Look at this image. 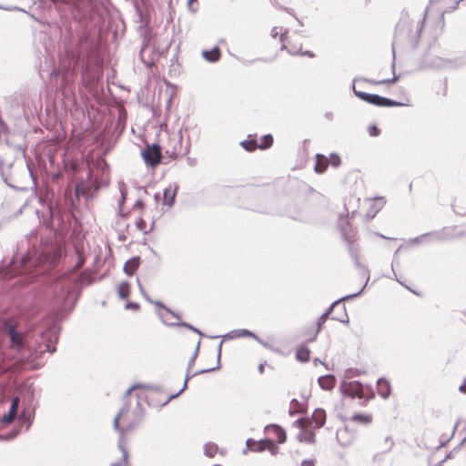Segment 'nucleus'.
Masks as SVG:
<instances>
[{
  "label": "nucleus",
  "mask_w": 466,
  "mask_h": 466,
  "mask_svg": "<svg viewBox=\"0 0 466 466\" xmlns=\"http://www.w3.org/2000/svg\"><path fill=\"white\" fill-rule=\"evenodd\" d=\"M119 191H120V195H121L119 202H118L119 215L121 217H124L125 215L122 213V208L125 204L127 194V186L124 182L119 183Z\"/></svg>",
  "instance_id": "f704fd0d"
},
{
  "label": "nucleus",
  "mask_w": 466,
  "mask_h": 466,
  "mask_svg": "<svg viewBox=\"0 0 466 466\" xmlns=\"http://www.w3.org/2000/svg\"><path fill=\"white\" fill-rule=\"evenodd\" d=\"M187 382H188V380H185L182 389L177 393L170 395L167 398V400L161 406L162 407L166 406L171 400L178 397L187 388Z\"/></svg>",
  "instance_id": "8fccbe9b"
},
{
  "label": "nucleus",
  "mask_w": 466,
  "mask_h": 466,
  "mask_svg": "<svg viewBox=\"0 0 466 466\" xmlns=\"http://www.w3.org/2000/svg\"><path fill=\"white\" fill-rule=\"evenodd\" d=\"M431 238L432 240L435 241H441L445 239L441 232H430L422 234L419 237L413 238L410 239V244L411 245H417L420 244L423 239Z\"/></svg>",
  "instance_id": "a211bd4d"
},
{
  "label": "nucleus",
  "mask_w": 466,
  "mask_h": 466,
  "mask_svg": "<svg viewBox=\"0 0 466 466\" xmlns=\"http://www.w3.org/2000/svg\"><path fill=\"white\" fill-rule=\"evenodd\" d=\"M352 91L354 95L360 100L379 107H396L405 106L404 103L390 99L386 96L357 90L356 85L352 86Z\"/></svg>",
  "instance_id": "423d86ee"
},
{
  "label": "nucleus",
  "mask_w": 466,
  "mask_h": 466,
  "mask_svg": "<svg viewBox=\"0 0 466 466\" xmlns=\"http://www.w3.org/2000/svg\"><path fill=\"white\" fill-rule=\"evenodd\" d=\"M0 330L3 335L8 339V342L10 348L15 350L16 351H22L25 345L26 341L25 337L21 331H18L15 324L9 320L5 319L1 323Z\"/></svg>",
  "instance_id": "39448f33"
},
{
  "label": "nucleus",
  "mask_w": 466,
  "mask_h": 466,
  "mask_svg": "<svg viewBox=\"0 0 466 466\" xmlns=\"http://www.w3.org/2000/svg\"><path fill=\"white\" fill-rule=\"evenodd\" d=\"M375 397V392L373 388L370 385H363V397L361 399H365L370 400Z\"/></svg>",
  "instance_id": "a18cd8bd"
},
{
  "label": "nucleus",
  "mask_w": 466,
  "mask_h": 466,
  "mask_svg": "<svg viewBox=\"0 0 466 466\" xmlns=\"http://www.w3.org/2000/svg\"><path fill=\"white\" fill-rule=\"evenodd\" d=\"M248 448L252 451L261 452L267 449L276 448L275 442L272 440H264L255 441L252 439H248L246 441Z\"/></svg>",
  "instance_id": "9b49d317"
},
{
  "label": "nucleus",
  "mask_w": 466,
  "mask_h": 466,
  "mask_svg": "<svg viewBox=\"0 0 466 466\" xmlns=\"http://www.w3.org/2000/svg\"><path fill=\"white\" fill-rule=\"evenodd\" d=\"M121 417H119V415H116L115 418H114V420H113V427H114V430L117 432L120 433L121 435V438L119 440V441L122 442V440H123V435L125 434V429L124 427H120L119 425V420H120Z\"/></svg>",
  "instance_id": "49530a36"
},
{
  "label": "nucleus",
  "mask_w": 466,
  "mask_h": 466,
  "mask_svg": "<svg viewBox=\"0 0 466 466\" xmlns=\"http://www.w3.org/2000/svg\"><path fill=\"white\" fill-rule=\"evenodd\" d=\"M459 390L461 393L466 394V378L464 379L463 383L459 387Z\"/></svg>",
  "instance_id": "774afa93"
},
{
  "label": "nucleus",
  "mask_w": 466,
  "mask_h": 466,
  "mask_svg": "<svg viewBox=\"0 0 466 466\" xmlns=\"http://www.w3.org/2000/svg\"><path fill=\"white\" fill-rule=\"evenodd\" d=\"M339 391L345 397L360 399L363 397V384L359 380H343L339 385Z\"/></svg>",
  "instance_id": "6e6552de"
},
{
  "label": "nucleus",
  "mask_w": 466,
  "mask_h": 466,
  "mask_svg": "<svg viewBox=\"0 0 466 466\" xmlns=\"http://www.w3.org/2000/svg\"><path fill=\"white\" fill-rule=\"evenodd\" d=\"M60 330L61 327L56 319H45L35 329L30 343L35 358L45 352H56Z\"/></svg>",
  "instance_id": "f257e3e1"
},
{
  "label": "nucleus",
  "mask_w": 466,
  "mask_h": 466,
  "mask_svg": "<svg viewBox=\"0 0 466 466\" xmlns=\"http://www.w3.org/2000/svg\"><path fill=\"white\" fill-rule=\"evenodd\" d=\"M350 421L361 425H369L372 421V415L369 413H354L350 418Z\"/></svg>",
  "instance_id": "5701e85b"
},
{
  "label": "nucleus",
  "mask_w": 466,
  "mask_h": 466,
  "mask_svg": "<svg viewBox=\"0 0 466 466\" xmlns=\"http://www.w3.org/2000/svg\"><path fill=\"white\" fill-rule=\"evenodd\" d=\"M34 418H35V412H29V411H26L25 410H23L21 411V413L18 415V421L22 424L25 423L26 424L25 429L28 430L34 421Z\"/></svg>",
  "instance_id": "c85d7f7f"
},
{
  "label": "nucleus",
  "mask_w": 466,
  "mask_h": 466,
  "mask_svg": "<svg viewBox=\"0 0 466 466\" xmlns=\"http://www.w3.org/2000/svg\"><path fill=\"white\" fill-rule=\"evenodd\" d=\"M339 309H340V313L331 317V319L339 321L344 324H349L350 319H349V316L347 314L346 306L344 304H340Z\"/></svg>",
  "instance_id": "c9c22d12"
},
{
  "label": "nucleus",
  "mask_w": 466,
  "mask_h": 466,
  "mask_svg": "<svg viewBox=\"0 0 466 466\" xmlns=\"http://www.w3.org/2000/svg\"><path fill=\"white\" fill-rule=\"evenodd\" d=\"M273 144V137L270 134H267L261 137V143L258 144V148L268 149Z\"/></svg>",
  "instance_id": "4c0bfd02"
},
{
  "label": "nucleus",
  "mask_w": 466,
  "mask_h": 466,
  "mask_svg": "<svg viewBox=\"0 0 466 466\" xmlns=\"http://www.w3.org/2000/svg\"><path fill=\"white\" fill-rule=\"evenodd\" d=\"M392 70H393V77L388 78V79H382V80H373L370 78H366L363 76L355 77L352 81V86L355 85L357 81H363L366 83H370L372 85H390L395 83L399 79V76H397L394 72L395 68V41L392 43V65H391Z\"/></svg>",
  "instance_id": "1a4fd4ad"
},
{
  "label": "nucleus",
  "mask_w": 466,
  "mask_h": 466,
  "mask_svg": "<svg viewBox=\"0 0 466 466\" xmlns=\"http://www.w3.org/2000/svg\"><path fill=\"white\" fill-rule=\"evenodd\" d=\"M150 40H151L150 36H144V39H143L144 43H143V46H142V47L140 49V53H139L141 60L147 66H151L154 65V62L152 60H146L144 57L145 52L150 47Z\"/></svg>",
  "instance_id": "7c9ffc66"
},
{
  "label": "nucleus",
  "mask_w": 466,
  "mask_h": 466,
  "mask_svg": "<svg viewBox=\"0 0 466 466\" xmlns=\"http://www.w3.org/2000/svg\"><path fill=\"white\" fill-rule=\"evenodd\" d=\"M141 157L145 163L151 167H155L161 162V147L157 143L147 146L141 151Z\"/></svg>",
  "instance_id": "0eeeda50"
},
{
  "label": "nucleus",
  "mask_w": 466,
  "mask_h": 466,
  "mask_svg": "<svg viewBox=\"0 0 466 466\" xmlns=\"http://www.w3.org/2000/svg\"><path fill=\"white\" fill-rule=\"evenodd\" d=\"M201 55L206 61L209 63H216L221 57V51L219 47L216 46L210 50H202Z\"/></svg>",
  "instance_id": "aec40b11"
},
{
  "label": "nucleus",
  "mask_w": 466,
  "mask_h": 466,
  "mask_svg": "<svg viewBox=\"0 0 466 466\" xmlns=\"http://www.w3.org/2000/svg\"><path fill=\"white\" fill-rule=\"evenodd\" d=\"M328 161H329L330 165L334 167H338L341 164L340 157L336 153H331Z\"/></svg>",
  "instance_id": "de8ad7c7"
},
{
  "label": "nucleus",
  "mask_w": 466,
  "mask_h": 466,
  "mask_svg": "<svg viewBox=\"0 0 466 466\" xmlns=\"http://www.w3.org/2000/svg\"><path fill=\"white\" fill-rule=\"evenodd\" d=\"M300 466H315V461L314 460H304Z\"/></svg>",
  "instance_id": "338daca9"
},
{
  "label": "nucleus",
  "mask_w": 466,
  "mask_h": 466,
  "mask_svg": "<svg viewBox=\"0 0 466 466\" xmlns=\"http://www.w3.org/2000/svg\"><path fill=\"white\" fill-rule=\"evenodd\" d=\"M118 448L122 451L123 457L120 461L113 463L111 466H122L124 463H127L128 452L124 444L121 443V441H118Z\"/></svg>",
  "instance_id": "58836bf2"
},
{
  "label": "nucleus",
  "mask_w": 466,
  "mask_h": 466,
  "mask_svg": "<svg viewBox=\"0 0 466 466\" xmlns=\"http://www.w3.org/2000/svg\"><path fill=\"white\" fill-rule=\"evenodd\" d=\"M134 6L140 20L143 21L145 17V12L147 8V0H136Z\"/></svg>",
  "instance_id": "473e14b6"
},
{
  "label": "nucleus",
  "mask_w": 466,
  "mask_h": 466,
  "mask_svg": "<svg viewBox=\"0 0 466 466\" xmlns=\"http://www.w3.org/2000/svg\"><path fill=\"white\" fill-rule=\"evenodd\" d=\"M339 230L344 241L356 238L355 229L351 227L350 222L342 217L340 218Z\"/></svg>",
  "instance_id": "4468645a"
},
{
  "label": "nucleus",
  "mask_w": 466,
  "mask_h": 466,
  "mask_svg": "<svg viewBox=\"0 0 466 466\" xmlns=\"http://www.w3.org/2000/svg\"><path fill=\"white\" fill-rule=\"evenodd\" d=\"M240 146L248 152H252L258 148V143L255 136L248 135V139L240 142Z\"/></svg>",
  "instance_id": "c756f323"
},
{
  "label": "nucleus",
  "mask_w": 466,
  "mask_h": 466,
  "mask_svg": "<svg viewBox=\"0 0 466 466\" xmlns=\"http://www.w3.org/2000/svg\"><path fill=\"white\" fill-rule=\"evenodd\" d=\"M162 322L163 324H165L166 326H170V327H184V328H187V329L198 334L200 337H203L204 336V333L198 329V328L194 327L193 325L187 323V322H185V321H179V322H174V323H168L167 321H165L164 319H162Z\"/></svg>",
  "instance_id": "cd10ccee"
},
{
  "label": "nucleus",
  "mask_w": 466,
  "mask_h": 466,
  "mask_svg": "<svg viewBox=\"0 0 466 466\" xmlns=\"http://www.w3.org/2000/svg\"><path fill=\"white\" fill-rule=\"evenodd\" d=\"M310 350L306 345H300L296 351V359L302 363L309 360Z\"/></svg>",
  "instance_id": "393cba45"
},
{
  "label": "nucleus",
  "mask_w": 466,
  "mask_h": 466,
  "mask_svg": "<svg viewBox=\"0 0 466 466\" xmlns=\"http://www.w3.org/2000/svg\"><path fill=\"white\" fill-rule=\"evenodd\" d=\"M137 288L139 289V292L141 293V295L143 296V298L149 303H152L153 300L150 299V297L148 296V294L146 292L145 289L143 288L141 282H140V279L138 278H137Z\"/></svg>",
  "instance_id": "3c124183"
},
{
  "label": "nucleus",
  "mask_w": 466,
  "mask_h": 466,
  "mask_svg": "<svg viewBox=\"0 0 466 466\" xmlns=\"http://www.w3.org/2000/svg\"><path fill=\"white\" fill-rule=\"evenodd\" d=\"M366 285H367V282L364 284V286L358 292H356L354 294L346 295V296H344L342 298H339L337 300L333 301L323 314H325L327 317L329 318V316L333 312L334 308H336V307L339 308L341 302L344 301V300H348V299H353V298H356V297L360 296L362 293V291L364 290Z\"/></svg>",
  "instance_id": "2eb2a0df"
},
{
  "label": "nucleus",
  "mask_w": 466,
  "mask_h": 466,
  "mask_svg": "<svg viewBox=\"0 0 466 466\" xmlns=\"http://www.w3.org/2000/svg\"><path fill=\"white\" fill-rule=\"evenodd\" d=\"M89 192L92 194L93 192H97L100 189V186L98 185L97 181L93 179L91 173L88 174V180H87Z\"/></svg>",
  "instance_id": "c03bdc74"
},
{
  "label": "nucleus",
  "mask_w": 466,
  "mask_h": 466,
  "mask_svg": "<svg viewBox=\"0 0 466 466\" xmlns=\"http://www.w3.org/2000/svg\"><path fill=\"white\" fill-rule=\"evenodd\" d=\"M141 263V258L139 256H134L129 258L124 265L123 271L128 276L132 277L135 272L137 270Z\"/></svg>",
  "instance_id": "dca6fc26"
},
{
  "label": "nucleus",
  "mask_w": 466,
  "mask_h": 466,
  "mask_svg": "<svg viewBox=\"0 0 466 466\" xmlns=\"http://www.w3.org/2000/svg\"><path fill=\"white\" fill-rule=\"evenodd\" d=\"M423 63L425 64L426 66L439 69L446 66L447 60H444L438 56H436L433 59H430L428 55H426L423 59Z\"/></svg>",
  "instance_id": "b1692460"
},
{
  "label": "nucleus",
  "mask_w": 466,
  "mask_h": 466,
  "mask_svg": "<svg viewBox=\"0 0 466 466\" xmlns=\"http://www.w3.org/2000/svg\"><path fill=\"white\" fill-rule=\"evenodd\" d=\"M318 383L324 390H330L336 384V377L333 374H326L319 377Z\"/></svg>",
  "instance_id": "f3484780"
},
{
  "label": "nucleus",
  "mask_w": 466,
  "mask_h": 466,
  "mask_svg": "<svg viewBox=\"0 0 466 466\" xmlns=\"http://www.w3.org/2000/svg\"><path fill=\"white\" fill-rule=\"evenodd\" d=\"M51 269V263L47 257L43 254H26L22 257L18 264L15 265L14 270L16 276L20 277L22 284L38 281L43 279Z\"/></svg>",
  "instance_id": "f03ea898"
},
{
  "label": "nucleus",
  "mask_w": 466,
  "mask_h": 466,
  "mask_svg": "<svg viewBox=\"0 0 466 466\" xmlns=\"http://www.w3.org/2000/svg\"><path fill=\"white\" fill-rule=\"evenodd\" d=\"M187 382H188V380H185L182 389L177 393L170 395L167 398V400L161 406L162 407L166 406L171 400L178 397L187 388Z\"/></svg>",
  "instance_id": "09e8293b"
},
{
  "label": "nucleus",
  "mask_w": 466,
  "mask_h": 466,
  "mask_svg": "<svg viewBox=\"0 0 466 466\" xmlns=\"http://www.w3.org/2000/svg\"><path fill=\"white\" fill-rule=\"evenodd\" d=\"M377 388L380 396L382 399H388L391 393V387L388 380L385 378H380L377 380Z\"/></svg>",
  "instance_id": "6ab92c4d"
},
{
  "label": "nucleus",
  "mask_w": 466,
  "mask_h": 466,
  "mask_svg": "<svg viewBox=\"0 0 466 466\" xmlns=\"http://www.w3.org/2000/svg\"><path fill=\"white\" fill-rule=\"evenodd\" d=\"M72 15L74 18L84 25V34L79 41H87L88 25H97L102 21L101 7L96 0H74L72 5Z\"/></svg>",
  "instance_id": "7ed1b4c3"
},
{
  "label": "nucleus",
  "mask_w": 466,
  "mask_h": 466,
  "mask_svg": "<svg viewBox=\"0 0 466 466\" xmlns=\"http://www.w3.org/2000/svg\"><path fill=\"white\" fill-rule=\"evenodd\" d=\"M142 421V418L139 419L137 421H131L127 426L124 427L125 433L131 431L132 429L137 427Z\"/></svg>",
  "instance_id": "bf43d9fd"
},
{
  "label": "nucleus",
  "mask_w": 466,
  "mask_h": 466,
  "mask_svg": "<svg viewBox=\"0 0 466 466\" xmlns=\"http://www.w3.org/2000/svg\"><path fill=\"white\" fill-rule=\"evenodd\" d=\"M368 132L370 137H378L380 133V128L376 125H371L368 127Z\"/></svg>",
  "instance_id": "4d7b16f0"
},
{
  "label": "nucleus",
  "mask_w": 466,
  "mask_h": 466,
  "mask_svg": "<svg viewBox=\"0 0 466 466\" xmlns=\"http://www.w3.org/2000/svg\"><path fill=\"white\" fill-rule=\"evenodd\" d=\"M177 190H178V185H177V184L170 185L169 187H166L163 190L162 204L171 208L175 203Z\"/></svg>",
  "instance_id": "f8f14e48"
},
{
  "label": "nucleus",
  "mask_w": 466,
  "mask_h": 466,
  "mask_svg": "<svg viewBox=\"0 0 466 466\" xmlns=\"http://www.w3.org/2000/svg\"><path fill=\"white\" fill-rule=\"evenodd\" d=\"M130 294V284L123 281L117 286V295L122 299H127Z\"/></svg>",
  "instance_id": "2f4dec72"
},
{
  "label": "nucleus",
  "mask_w": 466,
  "mask_h": 466,
  "mask_svg": "<svg viewBox=\"0 0 466 466\" xmlns=\"http://www.w3.org/2000/svg\"><path fill=\"white\" fill-rule=\"evenodd\" d=\"M298 440L301 442L312 444L315 442V433L311 431H301L298 436Z\"/></svg>",
  "instance_id": "72a5a7b5"
},
{
  "label": "nucleus",
  "mask_w": 466,
  "mask_h": 466,
  "mask_svg": "<svg viewBox=\"0 0 466 466\" xmlns=\"http://www.w3.org/2000/svg\"><path fill=\"white\" fill-rule=\"evenodd\" d=\"M75 197L76 199H79L80 197H92V194L89 192L87 181H80L76 184Z\"/></svg>",
  "instance_id": "4be33fe9"
},
{
  "label": "nucleus",
  "mask_w": 466,
  "mask_h": 466,
  "mask_svg": "<svg viewBox=\"0 0 466 466\" xmlns=\"http://www.w3.org/2000/svg\"><path fill=\"white\" fill-rule=\"evenodd\" d=\"M458 425H459V421H457V422L455 423L454 428H453V431H452V432H451V436H450V437H448V438H444V435H441V436L440 444L436 447V449H435L436 451H438V450H440V449H441V448L445 447V446H446V444H447V443H448V442H449V441L453 438V436H454V434H455V431H456V429H457Z\"/></svg>",
  "instance_id": "37998d69"
},
{
  "label": "nucleus",
  "mask_w": 466,
  "mask_h": 466,
  "mask_svg": "<svg viewBox=\"0 0 466 466\" xmlns=\"http://www.w3.org/2000/svg\"><path fill=\"white\" fill-rule=\"evenodd\" d=\"M316 158L317 161L314 169L318 174H322L328 167V158L322 154H317Z\"/></svg>",
  "instance_id": "bb28decb"
},
{
  "label": "nucleus",
  "mask_w": 466,
  "mask_h": 466,
  "mask_svg": "<svg viewBox=\"0 0 466 466\" xmlns=\"http://www.w3.org/2000/svg\"><path fill=\"white\" fill-rule=\"evenodd\" d=\"M329 319V317H327L325 314H322V315L318 319L317 323H316V325H317V330H316V333H315V335H314L312 338H310V339H308V342H312V341H314V340L316 339L317 335L320 332V330L322 329V327H323L324 323L327 321V319Z\"/></svg>",
  "instance_id": "ea45409f"
},
{
  "label": "nucleus",
  "mask_w": 466,
  "mask_h": 466,
  "mask_svg": "<svg viewBox=\"0 0 466 466\" xmlns=\"http://www.w3.org/2000/svg\"><path fill=\"white\" fill-rule=\"evenodd\" d=\"M137 389H142V383H137V384H134L133 386H131L130 388H128L123 396V400H128V397L130 396L131 392L134 390H137Z\"/></svg>",
  "instance_id": "864d4df0"
},
{
  "label": "nucleus",
  "mask_w": 466,
  "mask_h": 466,
  "mask_svg": "<svg viewBox=\"0 0 466 466\" xmlns=\"http://www.w3.org/2000/svg\"><path fill=\"white\" fill-rule=\"evenodd\" d=\"M252 338L255 340H257L259 344L262 346L268 348V343L263 341L257 334L254 332L246 329H234L223 336L225 339H238V338Z\"/></svg>",
  "instance_id": "9d476101"
},
{
  "label": "nucleus",
  "mask_w": 466,
  "mask_h": 466,
  "mask_svg": "<svg viewBox=\"0 0 466 466\" xmlns=\"http://www.w3.org/2000/svg\"><path fill=\"white\" fill-rule=\"evenodd\" d=\"M136 227H137V228L138 230L143 231L144 234H147L148 233V231L146 230L147 223H146V221L143 218H139L136 222Z\"/></svg>",
  "instance_id": "6e6d98bb"
},
{
  "label": "nucleus",
  "mask_w": 466,
  "mask_h": 466,
  "mask_svg": "<svg viewBox=\"0 0 466 466\" xmlns=\"http://www.w3.org/2000/svg\"><path fill=\"white\" fill-rule=\"evenodd\" d=\"M142 389H148L155 391H159L161 388L158 385H153V384H142Z\"/></svg>",
  "instance_id": "e2e57ef3"
},
{
  "label": "nucleus",
  "mask_w": 466,
  "mask_h": 466,
  "mask_svg": "<svg viewBox=\"0 0 466 466\" xmlns=\"http://www.w3.org/2000/svg\"><path fill=\"white\" fill-rule=\"evenodd\" d=\"M348 245V250L350 252V257H356L359 255V246L355 243L356 238H351L350 240H345Z\"/></svg>",
  "instance_id": "a19ab883"
},
{
  "label": "nucleus",
  "mask_w": 466,
  "mask_h": 466,
  "mask_svg": "<svg viewBox=\"0 0 466 466\" xmlns=\"http://www.w3.org/2000/svg\"><path fill=\"white\" fill-rule=\"evenodd\" d=\"M130 405L128 400H123V406L120 409V410L117 412L116 415H119V417H122L123 415L127 414L129 411Z\"/></svg>",
  "instance_id": "5fc2aeb1"
},
{
  "label": "nucleus",
  "mask_w": 466,
  "mask_h": 466,
  "mask_svg": "<svg viewBox=\"0 0 466 466\" xmlns=\"http://www.w3.org/2000/svg\"><path fill=\"white\" fill-rule=\"evenodd\" d=\"M255 61H263V62H268V60L266 59V58H262V57H258V58H255L253 60H241V62L245 65V66H248V65H250L251 63L255 62Z\"/></svg>",
  "instance_id": "0e129e2a"
},
{
  "label": "nucleus",
  "mask_w": 466,
  "mask_h": 466,
  "mask_svg": "<svg viewBox=\"0 0 466 466\" xmlns=\"http://www.w3.org/2000/svg\"><path fill=\"white\" fill-rule=\"evenodd\" d=\"M326 422V411L323 409H316L311 416V423L315 428H321Z\"/></svg>",
  "instance_id": "412c9836"
},
{
  "label": "nucleus",
  "mask_w": 466,
  "mask_h": 466,
  "mask_svg": "<svg viewBox=\"0 0 466 466\" xmlns=\"http://www.w3.org/2000/svg\"><path fill=\"white\" fill-rule=\"evenodd\" d=\"M10 406L19 410V407H20V398L18 396L14 397L12 399V400H11Z\"/></svg>",
  "instance_id": "680f3d73"
},
{
  "label": "nucleus",
  "mask_w": 466,
  "mask_h": 466,
  "mask_svg": "<svg viewBox=\"0 0 466 466\" xmlns=\"http://www.w3.org/2000/svg\"><path fill=\"white\" fill-rule=\"evenodd\" d=\"M222 344H223V342L220 341L218 346L217 366L216 367L199 370L194 372L192 375H189V373L187 371V374H186L185 380H189L191 378H193V377H195L197 375L205 374V373H208V372H212V371L219 370L220 367H221L220 359H221V352H222Z\"/></svg>",
  "instance_id": "ddd939ff"
},
{
  "label": "nucleus",
  "mask_w": 466,
  "mask_h": 466,
  "mask_svg": "<svg viewBox=\"0 0 466 466\" xmlns=\"http://www.w3.org/2000/svg\"><path fill=\"white\" fill-rule=\"evenodd\" d=\"M76 71L70 65L62 64L55 66L50 73V85L63 96L65 105L75 102L76 87L74 77Z\"/></svg>",
  "instance_id": "20e7f679"
},
{
  "label": "nucleus",
  "mask_w": 466,
  "mask_h": 466,
  "mask_svg": "<svg viewBox=\"0 0 466 466\" xmlns=\"http://www.w3.org/2000/svg\"><path fill=\"white\" fill-rule=\"evenodd\" d=\"M18 410L10 406L7 413H5L0 420L1 426L8 425L15 418L18 419Z\"/></svg>",
  "instance_id": "a878e982"
},
{
  "label": "nucleus",
  "mask_w": 466,
  "mask_h": 466,
  "mask_svg": "<svg viewBox=\"0 0 466 466\" xmlns=\"http://www.w3.org/2000/svg\"><path fill=\"white\" fill-rule=\"evenodd\" d=\"M270 427H272L274 429V431H275L277 439H278V442L284 443L287 440V435H286V431H284V429L277 424L270 425Z\"/></svg>",
  "instance_id": "e433bc0d"
},
{
  "label": "nucleus",
  "mask_w": 466,
  "mask_h": 466,
  "mask_svg": "<svg viewBox=\"0 0 466 466\" xmlns=\"http://www.w3.org/2000/svg\"><path fill=\"white\" fill-rule=\"evenodd\" d=\"M218 451V445L213 442H208L204 446V453L208 457H213Z\"/></svg>",
  "instance_id": "79ce46f5"
},
{
  "label": "nucleus",
  "mask_w": 466,
  "mask_h": 466,
  "mask_svg": "<svg viewBox=\"0 0 466 466\" xmlns=\"http://www.w3.org/2000/svg\"><path fill=\"white\" fill-rule=\"evenodd\" d=\"M125 309L137 310L139 309V304L137 302L130 301L126 304Z\"/></svg>",
  "instance_id": "052dcab7"
},
{
  "label": "nucleus",
  "mask_w": 466,
  "mask_h": 466,
  "mask_svg": "<svg viewBox=\"0 0 466 466\" xmlns=\"http://www.w3.org/2000/svg\"><path fill=\"white\" fill-rule=\"evenodd\" d=\"M199 347H200V340L198 341L197 343V346H196V349H195V351L193 353V355L191 356L190 360H188V364H187V369L189 370L191 368V366L194 364L197 357L198 356V353H199Z\"/></svg>",
  "instance_id": "603ef678"
},
{
  "label": "nucleus",
  "mask_w": 466,
  "mask_h": 466,
  "mask_svg": "<svg viewBox=\"0 0 466 466\" xmlns=\"http://www.w3.org/2000/svg\"><path fill=\"white\" fill-rule=\"evenodd\" d=\"M426 15H427V11H425V14H424L423 17L420 21H418V24H417V35H418V37L420 36V32L422 31V29L424 27Z\"/></svg>",
  "instance_id": "13d9d810"
},
{
  "label": "nucleus",
  "mask_w": 466,
  "mask_h": 466,
  "mask_svg": "<svg viewBox=\"0 0 466 466\" xmlns=\"http://www.w3.org/2000/svg\"><path fill=\"white\" fill-rule=\"evenodd\" d=\"M295 425H297L301 431H304L305 428V420L302 418L298 419L295 422Z\"/></svg>",
  "instance_id": "69168bd1"
}]
</instances>
